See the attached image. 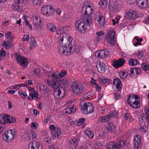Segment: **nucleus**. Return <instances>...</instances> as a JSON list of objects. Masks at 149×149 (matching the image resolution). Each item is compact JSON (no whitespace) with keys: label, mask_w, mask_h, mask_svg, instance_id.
<instances>
[{"label":"nucleus","mask_w":149,"mask_h":149,"mask_svg":"<svg viewBox=\"0 0 149 149\" xmlns=\"http://www.w3.org/2000/svg\"><path fill=\"white\" fill-rule=\"evenodd\" d=\"M103 120H104V122H108L110 119V116L109 114H108L105 116L103 117Z\"/></svg>","instance_id":"nucleus-51"},{"label":"nucleus","mask_w":149,"mask_h":149,"mask_svg":"<svg viewBox=\"0 0 149 149\" xmlns=\"http://www.w3.org/2000/svg\"><path fill=\"white\" fill-rule=\"evenodd\" d=\"M38 84L39 85V90L40 91L42 90L45 92L47 94H49V89L48 88L47 86L42 84Z\"/></svg>","instance_id":"nucleus-29"},{"label":"nucleus","mask_w":149,"mask_h":149,"mask_svg":"<svg viewBox=\"0 0 149 149\" xmlns=\"http://www.w3.org/2000/svg\"><path fill=\"white\" fill-rule=\"evenodd\" d=\"M141 120L142 121V123L143 124V126H141V125H140L141 126L140 128L141 130V131L143 132H146L148 130V127L146 125H144V123H143V120L141 119V120H140V121Z\"/></svg>","instance_id":"nucleus-43"},{"label":"nucleus","mask_w":149,"mask_h":149,"mask_svg":"<svg viewBox=\"0 0 149 149\" xmlns=\"http://www.w3.org/2000/svg\"><path fill=\"white\" fill-rule=\"evenodd\" d=\"M134 147L136 149H139L141 148V144L140 136L137 135L134 136Z\"/></svg>","instance_id":"nucleus-16"},{"label":"nucleus","mask_w":149,"mask_h":149,"mask_svg":"<svg viewBox=\"0 0 149 149\" xmlns=\"http://www.w3.org/2000/svg\"><path fill=\"white\" fill-rule=\"evenodd\" d=\"M114 127L113 123H108V125L107 127V129L109 132H111L114 130Z\"/></svg>","instance_id":"nucleus-37"},{"label":"nucleus","mask_w":149,"mask_h":149,"mask_svg":"<svg viewBox=\"0 0 149 149\" xmlns=\"http://www.w3.org/2000/svg\"><path fill=\"white\" fill-rule=\"evenodd\" d=\"M29 149H42V145L39 142L33 141L30 143L28 145Z\"/></svg>","instance_id":"nucleus-15"},{"label":"nucleus","mask_w":149,"mask_h":149,"mask_svg":"<svg viewBox=\"0 0 149 149\" xmlns=\"http://www.w3.org/2000/svg\"><path fill=\"white\" fill-rule=\"evenodd\" d=\"M98 66H97V69L99 72L103 73L106 70V65L103 63L99 61L98 62Z\"/></svg>","instance_id":"nucleus-20"},{"label":"nucleus","mask_w":149,"mask_h":149,"mask_svg":"<svg viewBox=\"0 0 149 149\" xmlns=\"http://www.w3.org/2000/svg\"><path fill=\"white\" fill-rule=\"evenodd\" d=\"M128 75L127 72L125 71H121L119 73V77L122 79H125L127 77Z\"/></svg>","instance_id":"nucleus-40"},{"label":"nucleus","mask_w":149,"mask_h":149,"mask_svg":"<svg viewBox=\"0 0 149 149\" xmlns=\"http://www.w3.org/2000/svg\"><path fill=\"white\" fill-rule=\"evenodd\" d=\"M66 90L65 86L60 87L58 89L54 90V94L57 98H62L65 95Z\"/></svg>","instance_id":"nucleus-7"},{"label":"nucleus","mask_w":149,"mask_h":149,"mask_svg":"<svg viewBox=\"0 0 149 149\" xmlns=\"http://www.w3.org/2000/svg\"><path fill=\"white\" fill-rule=\"evenodd\" d=\"M85 121V119L84 118H81L79 119V121L78 122V125H81V124H82Z\"/></svg>","instance_id":"nucleus-55"},{"label":"nucleus","mask_w":149,"mask_h":149,"mask_svg":"<svg viewBox=\"0 0 149 149\" xmlns=\"http://www.w3.org/2000/svg\"><path fill=\"white\" fill-rule=\"evenodd\" d=\"M129 64L131 65H137L138 63V61L136 59L130 58L128 60Z\"/></svg>","instance_id":"nucleus-32"},{"label":"nucleus","mask_w":149,"mask_h":149,"mask_svg":"<svg viewBox=\"0 0 149 149\" xmlns=\"http://www.w3.org/2000/svg\"><path fill=\"white\" fill-rule=\"evenodd\" d=\"M60 75L59 74V72L56 71L52 74L51 77L53 81H59L60 79H61Z\"/></svg>","instance_id":"nucleus-25"},{"label":"nucleus","mask_w":149,"mask_h":149,"mask_svg":"<svg viewBox=\"0 0 149 149\" xmlns=\"http://www.w3.org/2000/svg\"><path fill=\"white\" fill-rule=\"evenodd\" d=\"M18 93L19 94V96L23 98H26L27 96L26 93L22 91H19Z\"/></svg>","instance_id":"nucleus-47"},{"label":"nucleus","mask_w":149,"mask_h":149,"mask_svg":"<svg viewBox=\"0 0 149 149\" xmlns=\"http://www.w3.org/2000/svg\"><path fill=\"white\" fill-rule=\"evenodd\" d=\"M6 123H14L16 121V119L10 116H8L7 114L6 115Z\"/></svg>","instance_id":"nucleus-30"},{"label":"nucleus","mask_w":149,"mask_h":149,"mask_svg":"<svg viewBox=\"0 0 149 149\" xmlns=\"http://www.w3.org/2000/svg\"><path fill=\"white\" fill-rule=\"evenodd\" d=\"M5 37L8 40L10 41H12L14 38V35L12 34L11 32H8L7 34L5 35Z\"/></svg>","instance_id":"nucleus-33"},{"label":"nucleus","mask_w":149,"mask_h":149,"mask_svg":"<svg viewBox=\"0 0 149 149\" xmlns=\"http://www.w3.org/2000/svg\"><path fill=\"white\" fill-rule=\"evenodd\" d=\"M16 132L14 130L6 131L3 135V137L6 142L11 141L14 138Z\"/></svg>","instance_id":"nucleus-5"},{"label":"nucleus","mask_w":149,"mask_h":149,"mask_svg":"<svg viewBox=\"0 0 149 149\" xmlns=\"http://www.w3.org/2000/svg\"><path fill=\"white\" fill-rule=\"evenodd\" d=\"M51 134L52 138L58 137L61 134V130L59 128H57L55 130H52Z\"/></svg>","instance_id":"nucleus-23"},{"label":"nucleus","mask_w":149,"mask_h":149,"mask_svg":"<svg viewBox=\"0 0 149 149\" xmlns=\"http://www.w3.org/2000/svg\"><path fill=\"white\" fill-rule=\"evenodd\" d=\"M29 35L26 36V35H24L23 38L22 39V40L23 41H28L29 40Z\"/></svg>","instance_id":"nucleus-62"},{"label":"nucleus","mask_w":149,"mask_h":149,"mask_svg":"<svg viewBox=\"0 0 149 149\" xmlns=\"http://www.w3.org/2000/svg\"><path fill=\"white\" fill-rule=\"evenodd\" d=\"M109 114L111 118L112 116L115 118H116L118 117V113L114 111L110 112Z\"/></svg>","instance_id":"nucleus-46"},{"label":"nucleus","mask_w":149,"mask_h":149,"mask_svg":"<svg viewBox=\"0 0 149 149\" xmlns=\"http://www.w3.org/2000/svg\"><path fill=\"white\" fill-rule=\"evenodd\" d=\"M71 87L74 93L77 94H82L88 89L87 85L85 84H81L73 82Z\"/></svg>","instance_id":"nucleus-3"},{"label":"nucleus","mask_w":149,"mask_h":149,"mask_svg":"<svg viewBox=\"0 0 149 149\" xmlns=\"http://www.w3.org/2000/svg\"><path fill=\"white\" fill-rule=\"evenodd\" d=\"M6 54V52L5 51H1L0 52V60H2L3 56H4Z\"/></svg>","instance_id":"nucleus-56"},{"label":"nucleus","mask_w":149,"mask_h":149,"mask_svg":"<svg viewBox=\"0 0 149 149\" xmlns=\"http://www.w3.org/2000/svg\"><path fill=\"white\" fill-rule=\"evenodd\" d=\"M115 36L114 32L112 31H109L107 36L108 42L112 45L115 44Z\"/></svg>","instance_id":"nucleus-12"},{"label":"nucleus","mask_w":149,"mask_h":149,"mask_svg":"<svg viewBox=\"0 0 149 149\" xmlns=\"http://www.w3.org/2000/svg\"><path fill=\"white\" fill-rule=\"evenodd\" d=\"M141 68L145 71H148L149 69L148 63L147 62L143 63L141 64Z\"/></svg>","instance_id":"nucleus-36"},{"label":"nucleus","mask_w":149,"mask_h":149,"mask_svg":"<svg viewBox=\"0 0 149 149\" xmlns=\"http://www.w3.org/2000/svg\"><path fill=\"white\" fill-rule=\"evenodd\" d=\"M6 115H0V123L2 124H5L6 123Z\"/></svg>","instance_id":"nucleus-39"},{"label":"nucleus","mask_w":149,"mask_h":149,"mask_svg":"<svg viewBox=\"0 0 149 149\" xmlns=\"http://www.w3.org/2000/svg\"><path fill=\"white\" fill-rule=\"evenodd\" d=\"M98 16V18L99 19L96 18L95 19V20L97 19V21L98 22L99 26H102L105 24V19L104 17L102 16L99 15Z\"/></svg>","instance_id":"nucleus-28"},{"label":"nucleus","mask_w":149,"mask_h":149,"mask_svg":"<svg viewBox=\"0 0 149 149\" xmlns=\"http://www.w3.org/2000/svg\"><path fill=\"white\" fill-rule=\"evenodd\" d=\"M31 127L33 128H35V129H37V127L38 126V124L36 123H31Z\"/></svg>","instance_id":"nucleus-61"},{"label":"nucleus","mask_w":149,"mask_h":149,"mask_svg":"<svg viewBox=\"0 0 149 149\" xmlns=\"http://www.w3.org/2000/svg\"><path fill=\"white\" fill-rule=\"evenodd\" d=\"M82 17H81V22L79 23H77L75 24V25L77 26V29L78 31L79 30V32H82V31H84L87 29L86 26H89L90 25H88L86 24L85 22L82 20Z\"/></svg>","instance_id":"nucleus-13"},{"label":"nucleus","mask_w":149,"mask_h":149,"mask_svg":"<svg viewBox=\"0 0 149 149\" xmlns=\"http://www.w3.org/2000/svg\"><path fill=\"white\" fill-rule=\"evenodd\" d=\"M66 74V72L64 70H62L60 73L59 72V74L60 75V76L61 79L63 77H64Z\"/></svg>","instance_id":"nucleus-54"},{"label":"nucleus","mask_w":149,"mask_h":149,"mask_svg":"<svg viewBox=\"0 0 149 149\" xmlns=\"http://www.w3.org/2000/svg\"><path fill=\"white\" fill-rule=\"evenodd\" d=\"M81 110L84 113L87 114L92 113L94 111V107L91 103L87 102L80 106Z\"/></svg>","instance_id":"nucleus-4"},{"label":"nucleus","mask_w":149,"mask_h":149,"mask_svg":"<svg viewBox=\"0 0 149 149\" xmlns=\"http://www.w3.org/2000/svg\"><path fill=\"white\" fill-rule=\"evenodd\" d=\"M28 89L30 93H31V92L33 93L35 91V89L31 87H28Z\"/></svg>","instance_id":"nucleus-64"},{"label":"nucleus","mask_w":149,"mask_h":149,"mask_svg":"<svg viewBox=\"0 0 149 149\" xmlns=\"http://www.w3.org/2000/svg\"><path fill=\"white\" fill-rule=\"evenodd\" d=\"M145 111L146 112V118L149 122V107H146L145 109Z\"/></svg>","instance_id":"nucleus-45"},{"label":"nucleus","mask_w":149,"mask_h":149,"mask_svg":"<svg viewBox=\"0 0 149 149\" xmlns=\"http://www.w3.org/2000/svg\"><path fill=\"white\" fill-rule=\"evenodd\" d=\"M113 85H115L116 88V91L120 90L122 88V83L120 79L118 78L114 79L113 82Z\"/></svg>","instance_id":"nucleus-21"},{"label":"nucleus","mask_w":149,"mask_h":149,"mask_svg":"<svg viewBox=\"0 0 149 149\" xmlns=\"http://www.w3.org/2000/svg\"><path fill=\"white\" fill-rule=\"evenodd\" d=\"M33 23L34 24L35 22H36V24H41L42 22L40 17H37L34 16L33 17Z\"/></svg>","instance_id":"nucleus-35"},{"label":"nucleus","mask_w":149,"mask_h":149,"mask_svg":"<svg viewBox=\"0 0 149 149\" xmlns=\"http://www.w3.org/2000/svg\"><path fill=\"white\" fill-rule=\"evenodd\" d=\"M109 51L107 49L101 50L96 52L95 56L100 58H106L109 55Z\"/></svg>","instance_id":"nucleus-10"},{"label":"nucleus","mask_w":149,"mask_h":149,"mask_svg":"<svg viewBox=\"0 0 149 149\" xmlns=\"http://www.w3.org/2000/svg\"><path fill=\"white\" fill-rule=\"evenodd\" d=\"M58 41L60 44V46L58 47V52L61 54H64L65 51L69 50L67 49L70 44L72 45L74 44L73 42L72 43V37H69L67 36L66 34H62L60 37L58 38Z\"/></svg>","instance_id":"nucleus-2"},{"label":"nucleus","mask_w":149,"mask_h":149,"mask_svg":"<svg viewBox=\"0 0 149 149\" xmlns=\"http://www.w3.org/2000/svg\"><path fill=\"white\" fill-rule=\"evenodd\" d=\"M17 61L20 65L23 67H26L28 65V59L24 57L17 55Z\"/></svg>","instance_id":"nucleus-14"},{"label":"nucleus","mask_w":149,"mask_h":149,"mask_svg":"<svg viewBox=\"0 0 149 149\" xmlns=\"http://www.w3.org/2000/svg\"><path fill=\"white\" fill-rule=\"evenodd\" d=\"M135 101L134 99L132 96V97H130V96H129L127 100V102L128 104L131 106H132V103L133 104V102Z\"/></svg>","instance_id":"nucleus-48"},{"label":"nucleus","mask_w":149,"mask_h":149,"mask_svg":"<svg viewBox=\"0 0 149 149\" xmlns=\"http://www.w3.org/2000/svg\"><path fill=\"white\" fill-rule=\"evenodd\" d=\"M120 96L118 93H115L114 94V98L115 100H117L120 98Z\"/></svg>","instance_id":"nucleus-63"},{"label":"nucleus","mask_w":149,"mask_h":149,"mask_svg":"<svg viewBox=\"0 0 149 149\" xmlns=\"http://www.w3.org/2000/svg\"><path fill=\"white\" fill-rule=\"evenodd\" d=\"M27 136L29 138L30 140H34L37 138L35 133L32 131H29L27 134Z\"/></svg>","instance_id":"nucleus-26"},{"label":"nucleus","mask_w":149,"mask_h":149,"mask_svg":"<svg viewBox=\"0 0 149 149\" xmlns=\"http://www.w3.org/2000/svg\"><path fill=\"white\" fill-rule=\"evenodd\" d=\"M79 140L77 138L71 139L69 142V145L70 149H75L78 144Z\"/></svg>","instance_id":"nucleus-19"},{"label":"nucleus","mask_w":149,"mask_h":149,"mask_svg":"<svg viewBox=\"0 0 149 149\" xmlns=\"http://www.w3.org/2000/svg\"><path fill=\"white\" fill-rule=\"evenodd\" d=\"M33 72L36 74L39 75L40 74V69L38 68H36L34 70Z\"/></svg>","instance_id":"nucleus-58"},{"label":"nucleus","mask_w":149,"mask_h":149,"mask_svg":"<svg viewBox=\"0 0 149 149\" xmlns=\"http://www.w3.org/2000/svg\"><path fill=\"white\" fill-rule=\"evenodd\" d=\"M125 17L128 19L134 20L137 18L139 15L135 11L131 10L126 13Z\"/></svg>","instance_id":"nucleus-11"},{"label":"nucleus","mask_w":149,"mask_h":149,"mask_svg":"<svg viewBox=\"0 0 149 149\" xmlns=\"http://www.w3.org/2000/svg\"><path fill=\"white\" fill-rule=\"evenodd\" d=\"M30 42H29L30 44V48L31 50L34 48L37 45L36 42V39L33 37L31 36L30 39Z\"/></svg>","instance_id":"nucleus-27"},{"label":"nucleus","mask_w":149,"mask_h":149,"mask_svg":"<svg viewBox=\"0 0 149 149\" xmlns=\"http://www.w3.org/2000/svg\"><path fill=\"white\" fill-rule=\"evenodd\" d=\"M36 22H35L34 24H33L34 26L33 29L37 31H39L41 29V28L42 26V25L41 24H36Z\"/></svg>","instance_id":"nucleus-41"},{"label":"nucleus","mask_w":149,"mask_h":149,"mask_svg":"<svg viewBox=\"0 0 149 149\" xmlns=\"http://www.w3.org/2000/svg\"><path fill=\"white\" fill-rule=\"evenodd\" d=\"M33 3L36 5H39L42 3L40 0H33Z\"/></svg>","instance_id":"nucleus-57"},{"label":"nucleus","mask_w":149,"mask_h":149,"mask_svg":"<svg viewBox=\"0 0 149 149\" xmlns=\"http://www.w3.org/2000/svg\"><path fill=\"white\" fill-rule=\"evenodd\" d=\"M99 81L100 82L104 85H107L110 82V80L109 79L102 77L100 78Z\"/></svg>","instance_id":"nucleus-31"},{"label":"nucleus","mask_w":149,"mask_h":149,"mask_svg":"<svg viewBox=\"0 0 149 149\" xmlns=\"http://www.w3.org/2000/svg\"><path fill=\"white\" fill-rule=\"evenodd\" d=\"M71 108L70 107H68L65 109V112L66 113L70 114L72 113L71 111Z\"/></svg>","instance_id":"nucleus-59"},{"label":"nucleus","mask_w":149,"mask_h":149,"mask_svg":"<svg viewBox=\"0 0 149 149\" xmlns=\"http://www.w3.org/2000/svg\"><path fill=\"white\" fill-rule=\"evenodd\" d=\"M137 4L140 7L142 8H149V0H139Z\"/></svg>","instance_id":"nucleus-18"},{"label":"nucleus","mask_w":149,"mask_h":149,"mask_svg":"<svg viewBox=\"0 0 149 149\" xmlns=\"http://www.w3.org/2000/svg\"><path fill=\"white\" fill-rule=\"evenodd\" d=\"M117 8V6L115 2L113 0H110L109 4V10L113 12Z\"/></svg>","instance_id":"nucleus-22"},{"label":"nucleus","mask_w":149,"mask_h":149,"mask_svg":"<svg viewBox=\"0 0 149 149\" xmlns=\"http://www.w3.org/2000/svg\"><path fill=\"white\" fill-rule=\"evenodd\" d=\"M100 7L103 9L107 7V2L105 0H101L99 3Z\"/></svg>","instance_id":"nucleus-34"},{"label":"nucleus","mask_w":149,"mask_h":149,"mask_svg":"<svg viewBox=\"0 0 149 149\" xmlns=\"http://www.w3.org/2000/svg\"><path fill=\"white\" fill-rule=\"evenodd\" d=\"M124 144V141L121 140L117 143L114 141L111 142L106 145V147L107 149H120V148Z\"/></svg>","instance_id":"nucleus-6"},{"label":"nucleus","mask_w":149,"mask_h":149,"mask_svg":"<svg viewBox=\"0 0 149 149\" xmlns=\"http://www.w3.org/2000/svg\"><path fill=\"white\" fill-rule=\"evenodd\" d=\"M85 132L86 135L90 139H92L94 136V133L92 131H91L88 130H85Z\"/></svg>","instance_id":"nucleus-38"},{"label":"nucleus","mask_w":149,"mask_h":149,"mask_svg":"<svg viewBox=\"0 0 149 149\" xmlns=\"http://www.w3.org/2000/svg\"><path fill=\"white\" fill-rule=\"evenodd\" d=\"M91 96V95H90L89 93L84 94L83 95L84 99L85 100H87Z\"/></svg>","instance_id":"nucleus-52"},{"label":"nucleus","mask_w":149,"mask_h":149,"mask_svg":"<svg viewBox=\"0 0 149 149\" xmlns=\"http://www.w3.org/2000/svg\"><path fill=\"white\" fill-rule=\"evenodd\" d=\"M72 43L73 42L74 44L72 45L70 44V48L69 49V50H67V53L68 54L69 53V54H72L74 52H75L76 53H77L79 52L81 48L80 45L79 44H75L74 41L72 42ZM71 44V42H70Z\"/></svg>","instance_id":"nucleus-8"},{"label":"nucleus","mask_w":149,"mask_h":149,"mask_svg":"<svg viewBox=\"0 0 149 149\" xmlns=\"http://www.w3.org/2000/svg\"><path fill=\"white\" fill-rule=\"evenodd\" d=\"M13 9L14 10H17L18 11H20L21 10L19 6L18 3H17L16 2L14 4Z\"/></svg>","instance_id":"nucleus-50"},{"label":"nucleus","mask_w":149,"mask_h":149,"mask_svg":"<svg viewBox=\"0 0 149 149\" xmlns=\"http://www.w3.org/2000/svg\"><path fill=\"white\" fill-rule=\"evenodd\" d=\"M8 45V41H4L2 44V46L6 49H9Z\"/></svg>","instance_id":"nucleus-53"},{"label":"nucleus","mask_w":149,"mask_h":149,"mask_svg":"<svg viewBox=\"0 0 149 149\" xmlns=\"http://www.w3.org/2000/svg\"><path fill=\"white\" fill-rule=\"evenodd\" d=\"M140 105V103L138 101V100L137 101L135 100L132 104V106L131 107L134 108H136L139 107Z\"/></svg>","instance_id":"nucleus-42"},{"label":"nucleus","mask_w":149,"mask_h":149,"mask_svg":"<svg viewBox=\"0 0 149 149\" xmlns=\"http://www.w3.org/2000/svg\"><path fill=\"white\" fill-rule=\"evenodd\" d=\"M125 62V60L121 58L117 61L115 60L112 64V65L115 68H118L123 65Z\"/></svg>","instance_id":"nucleus-17"},{"label":"nucleus","mask_w":149,"mask_h":149,"mask_svg":"<svg viewBox=\"0 0 149 149\" xmlns=\"http://www.w3.org/2000/svg\"><path fill=\"white\" fill-rule=\"evenodd\" d=\"M64 27L60 28L59 29L58 31H57V34H60V36L59 37H60L61 35L62 34H66V33L64 32ZM66 35H67L66 34ZM67 36L69 37H71V36Z\"/></svg>","instance_id":"nucleus-44"},{"label":"nucleus","mask_w":149,"mask_h":149,"mask_svg":"<svg viewBox=\"0 0 149 149\" xmlns=\"http://www.w3.org/2000/svg\"><path fill=\"white\" fill-rule=\"evenodd\" d=\"M54 10L51 6H45L41 8V13L43 15L47 16L51 15L53 13Z\"/></svg>","instance_id":"nucleus-9"},{"label":"nucleus","mask_w":149,"mask_h":149,"mask_svg":"<svg viewBox=\"0 0 149 149\" xmlns=\"http://www.w3.org/2000/svg\"><path fill=\"white\" fill-rule=\"evenodd\" d=\"M93 4L90 1L85 2L82 7V20L86 21L88 25H90L92 22V15L94 13L92 8Z\"/></svg>","instance_id":"nucleus-1"},{"label":"nucleus","mask_w":149,"mask_h":149,"mask_svg":"<svg viewBox=\"0 0 149 149\" xmlns=\"http://www.w3.org/2000/svg\"><path fill=\"white\" fill-rule=\"evenodd\" d=\"M59 82L60 83L61 85L62 84L64 85L67 84L68 81L65 78L61 79L59 81Z\"/></svg>","instance_id":"nucleus-49"},{"label":"nucleus","mask_w":149,"mask_h":149,"mask_svg":"<svg viewBox=\"0 0 149 149\" xmlns=\"http://www.w3.org/2000/svg\"><path fill=\"white\" fill-rule=\"evenodd\" d=\"M134 72L136 73V74L138 75L141 73V71L140 69L137 68H134Z\"/></svg>","instance_id":"nucleus-60"},{"label":"nucleus","mask_w":149,"mask_h":149,"mask_svg":"<svg viewBox=\"0 0 149 149\" xmlns=\"http://www.w3.org/2000/svg\"><path fill=\"white\" fill-rule=\"evenodd\" d=\"M51 84H50L51 86L54 88V90L56 89H58L60 87H61L63 86H61L60 83L58 81H53L52 82H50Z\"/></svg>","instance_id":"nucleus-24"}]
</instances>
